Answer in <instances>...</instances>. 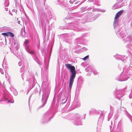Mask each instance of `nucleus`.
<instances>
[{"label":"nucleus","mask_w":132,"mask_h":132,"mask_svg":"<svg viewBox=\"0 0 132 132\" xmlns=\"http://www.w3.org/2000/svg\"><path fill=\"white\" fill-rule=\"evenodd\" d=\"M13 42L14 44V47H15V50H17L19 47L18 40L16 39H14L13 40Z\"/></svg>","instance_id":"nucleus-14"},{"label":"nucleus","mask_w":132,"mask_h":132,"mask_svg":"<svg viewBox=\"0 0 132 132\" xmlns=\"http://www.w3.org/2000/svg\"><path fill=\"white\" fill-rule=\"evenodd\" d=\"M21 34L23 37H24L25 35V31L24 29L22 28L21 29Z\"/></svg>","instance_id":"nucleus-20"},{"label":"nucleus","mask_w":132,"mask_h":132,"mask_svg":"<svg viewBox=\"0 0 132 132\" xmlns=\"http://www.w3.org/2000/svg\"><path fill=\"white\" fill-rule=\"evenodd\" d=\"M24 74L23 73H22L21 74V76L22 78V79H23V75Z\"/></svg>","instance_id":"nucleus-37"},{"label":"nucleus","mask_w":132,"mask_h":132,"mask_svg":"<svg viewBox=\"0 0 132 132\" xmlns=\"http://www.w3.org/2000/svg\"><path fill=\"white\" fill-rule=\"evenodd\" d=\"M30 78H29L28 77H27V78L28 79V81L29 82H30L31 80H32V84H35L36 82V81L35 80V79L34 78H33L32 76V74H31V75L30 76Z\"/></svg>","instance_id":"nucleus-17"},{"label":"nucleus","mask_w":132,"mask_h":132,"mask_svg":"<svg viewBox=\"0 0 132 132\" xmlns=\"http://www.w3.org/2000/svg\"><path fill=\"white\" fill-rule=\"evenodd\" d=\"M78 20H77L73 23H72L69 25L68 29H72L76 31H79L80 29L78 27V24L79 23Z\"/></svg>","instance_id":"nucleus-7"},{"label":"nucleus","mask_w":132,"mask_h":132,"mask_svg":"<svg viewBox=\"0 0 132 132\" xmlns=\"http://www.w3.org/2000/svg\"><path fill=\"white\" fill-rule=\"evenodd\" d=\"M126 114L130 119L132 122V116H131L128 112H126Z\"/></svg>","instance_id":"nucleus-23"},{"label":"nucleus","mask_w":132,"mask_h":132,"mask_svg":"<svg viewBox=\"0 0 132 132\" xmlns=\"http://www.w3.org/2000/svg\"><path fill=\"white\" fill-rule=\"evenodd\" d=\"M111 118V117H110V118H109H109H108V121H109V119H110Z\"/></svg>","instance_id":"nucleus-40"},{"label":"nucleus","mask_w":132,"mask_h":132,"mask_svg":"<svg viewBox=\"0 0 132 132\" xmlns=\"http://www.w3.org/2000/svg\"><path fill=\"white\" fill-rule=\"evenodd\" d=\"M129 97L130 98H132V90L131 91V93L130 94Z\"/></svg>","instance_id":"nucleus-31"},{"label":"nucleus","mask_w":132,"mask_h":132,"mask_svg":"<svg viewBox=\"0 0 132 132\" xmlns=\"http://www.w3.org/2000/svg\"><path fill=\"white\" fill-rule=\"evenodd\" d=\"M2 35L4 36L8 37L9 36L8 32H4L2 34Z\"/></svg>","instance_id":"nucleus-26"},{"label":"nucleus","mask_w":132,"mask_h":132,"mask_svg":"<svg viewBox=\"0 0 132 132\" xmlns=\"http://www.w3.org/2000/svg\"><path fill=\"white\" fill-rule=\"evenodd\" d=\"M118 116L117 115H115L114 117L113 121H111V125H112L113 122L114 123V124H115L117 122V119L118 118Z\"/></svg>","instance_id":"nucleus-19"},{"label":"nucleus","mask_w":132,"mask_h":132,"mask_svg":"<svg viewBox=\"0 0 132 132\" xmlns=\"http://www.w3.org/2000/svg\"><path fill=\"white\" fill-rule=\"evenodd\" d=\"M48 96L46 95V93L44 92L42 95V101L43 103V105L40 106V107L44 106L46 104L48 98Z\"/></svg>","instance_id":"nucleus-12"},{"label":"nucleus","mask_w":132,"mask_h":132,"mask_svg":"<svg viewBox=\"0 0 132 132\" xmlns=\"http://www.w3.org/2000/svg\"><path fill=\"white\" fill-rule=\"evenodd\" d=\"M29 42V40H25L24 42V45L25 49L28 53L31 55H35V53L33 51H31L29 47L28 44Z\"/></svg>","instance_id":"nucleus-10"},{"label":"nucleus","mask_w":132,"mask_h":132,"mask_svg":"<svg viewBox=\"0 0 132 132\" xmlns=\"http://www.w3.org/2000/svg\"><path fill=\"white\" fill-rule=\"evenodd\" d=\"M80 106V102L77 100H75L73 102L72 106L74 107V108H75L77 107H79Z\"/></svg>","instance_id":"nucleus-16"},{"label":"nucleus","mask_w":132,"mask_h":132,"mask_svg":"<svg viewBox=\"0 0 132 132\" xmlns=\"http://www.w3.org/2000/svg\"><path fill=\"white\" fill-rule=\"evenodd\" d=\"M123 0H117V2L112 7L113 9H116L120 8L122 6L121 2Z\"/></svg>","instance_id":"nucleus-13"},{"label":"nucleus","mask_w":132,"mask_h":132,"mask_svg":"<svg viewBox=\"0 0 132 132\" xmlns=\"http://www.w3.org/2000/svg\"><path fill=\"white\" fill-rule=\"evenodd\" d=\"M102 113L101 114V116L99 118L98 122V126L97 127V130H99L101 129L102 122L103 120V117L102 116Z\"/></svg>","instance_id":"nucleus-11"},{"label":"nucleus","mask_w":132,"mask_h":132,"mask_svg":"<svg viewBox=\"0 0 132 132\" xmlns=\"http://www.w3.org/2000/svg\"><path fill=\"white\" fill-rule=\"evenodd\" d=\"M124 89H123L120 90H116L113 92L116 98L119 99V98L123 96L124 95Z\"/></svg>","instance_id":"nucleus-8"},{"label":"nucleus","mask_w":132,"mask_h":132,"mask_svg":"<svg viewBox=\"0 0 132 132\" xmlns=\"http://www.w3.org/2000/svg\"><path fill=\"white\" fill-rule=\"evenodd\" d=\"M111 106H110V110H111Z\"/></svg>","instance_id":"nucleus-43"},{"label":"nucleus","mask_w":132,"mask_h":132,"mask_svg":"<svg viewBox=\"0 0 132 132\" xmlns=\"http://www.w3.org/2000/svg\"><path fill=\"white\" fill-rule=\"evenodd\" d=\"M84 118H83L84 119H85V115L84 116Z\"/></svg>","instance_id":"nucleus-42"},{"label":"nucleus","mask_w":132,"mask_h":132,"mask_svg":"<svg viewBox=\"0 0 132 132\" xmlns=\"http://www.w3.org/2000/svg\"><path fill=\"white\" fill-rule=\"evenodd\" d=\"M9 36H10L11 37H13L14 36V34L11 32H8Z\"/></svg>","instance_id":"nucleus-27"},{"label":"nucleus","mask_w":132,"mask_h":132,"mask_svg":"<svg viewBox=\"0 0 132 132\" xmlns=\"http://www.w3.org/2000/svg\"><path fill=\"white\" fill-rule=\"evenodd\" d=\"M44 17H45L47 20H48V19H50L52 18V15L50 13H49L46 14H45Z\"/></svg>","instance_id":"nucleus-18"},{"label":"nucleus","mask_w":132,"mask_h":132,"mask_svg":"<svg viewBox=\"0 0 132 132\" xmlns=\"http://www.w3.org/2000/svg\"><path fill=\"white\" fill-rule=\"evenodd\" d=\"M115 57L117 59H120L122 62H125L126 61V59L128 58V57H125L126 59H125L124 58L125 56H122L120 55H116L115 56Z\"/></svg>","instance_id":"nucleus-15"},{"label":"nucleus","mask_w":132,"mask_h":132,"mask_svg":"<svg viewBox=\"0 0 132 132\" xmlns=\"http://www.w3.org/2000/svg\"><path fill=\"white\" fill-rule=\"evenodd\" d=\"M20 21H18V23L19 24H20Z\"/></svg>","instance_id":"nucleus-41"},{"label":"nucleus","mask_w":132,"mask_h":132,"mask_svg":"<svg viewBox=\"0 0 132 132\" xmlns=\"http://www.w3.org/2000/svg\"><path fill=\"white\" fill-rule=\"evenodd\" d=\"M0 72L2 74H4V72L3 71V69H1V68L0 69Z\"/></svg>","instance_id":"nucleus-32"},{"label":"nucleus","mask_w":132,"mask_h":132,"mask_svg":"<svg viewBox=\"0 0 132 132\" xmlns=\"http://www.w3.org/2000/svg\"><path fill=\"white\" fill-rule=\"evenodd\" d=\"M23 69V68H21V70H22Z\"/></svg>","instance_id":"nucleus-44"},{"label":"nucleus","mask_w":132,"mask_h":132,"mask_svg":"<svg viewBox=\"0 0 132 132\" xmlns=\"http://www.w3.org/2000/svg\"><path fill=\"white\" fill-rule=\"evenodd\" d=\"M2 100L1 101H2L3 100L4 101H7L8 103H14V100L13 99H10L9 98V95L6 92H4L3 93L2 96H0Z\"/></svg>","instance_id":"nucleus-5"},{"label":"nucleus","mask_w":132,"mask_h":132,"mask_svg":"<svg viewBox=\"0 0 132 132\" xmlns=\"http://www.w3.org/2000/svg\"><path fill=\"white\" fill-rule=\"evenodd\" d=\"M110 130L111 132H120V130L119 128H118L117 129H116L114 132V129L113 131L111 130V129L112 128V127L111 126H110Z\"/></svg>","instance_id":"nucleus-21"},{"label":"nucleus","mask_w":132,"mask_h":132,"mask_svg":"<svg viewBox=\"0 0 132 132\" xmlns=\"http://www.w3.org/2000/svg\"><path fill=\"white\" fill-rule=\"evenodd\" d=\"M7 28V27H5L3 28L4 29H6Z\"/></svg>","instance_id":"nucleus-39"},{"label":"nucleus","mask_w":132,"mask_h":132,"mask_svg":"<svg viewBox=\"0 0 132 132\" xmlns=\"http://www.w3.org/2000/svg\"><path fill=\"white\" fill-rule=\"evenodd\" d=\"M88 57H89V55H87V56H86L83 59V60L84 61H85L88 58Z\"/></svg>","instance_id":"nucleus-30"},{"label":"nucleus","mask_w":132,"mask_h":132,"mask_svg":"<svg viewBox=\"0 0 132 132\" xmlns=\"http://www.w3.org/2000/svg\"><path fill=\"white\" fill-rule=\"evenodd\" d=\"M119 28H117L116 30V34L118 37L123 39V40L124 43H127L126 47L130 53L132 52V35L128 36L127 35H125L124 36L122 34H121Z\"/></svg>","instance_id":"nucleus-1"},{"label":"nucleus","mask_w":132,"mask_h":132,"mask_svg":"<svg viewBox=\"0 0 132 132\" xmlns=\"http://www.w3.org/2000/svg\"><path fill=\"white\" fill-rule=\"evenodd\" d=\"M18 65L19 66H21L22 65V63L21 62H19L18 63Z\"/></svg>","instance_id":"nucleus-33"},{"label":"nucleus","mask_w":132,"mask_h":132,"mask_svg":"<svg viewBox=\"0 0 132 132\" xmlns=\"http://www.w3.org/2000/svg\"><path fill=\"white\" fill-rule=\"evenodd\" d=\"M66 65L68 68L70 69L71 73V75L70 77L69 83V88L70 89L72 87L74 79L76 77V72L75 67L74 66L71 65L70 64H66Z\"/></svg>","instance_id":"nucleus-2"},{"label":"nucleus","mask_w":132,"mask_h":132,"mask_svg":"<svg viewBox=\"0 0 132 132\" xmlns=\"http://www.w3.org/2000/svg\"><path fill=\"white\" fill-rule=\"evenodd\" d=\"M5 9L6 11H7L8 10V8L7 7H6L5 8Z\"/></svg>","instance_id":"nucleus-36"},{"label":"nucleus","mask_w":132,"mask_h":132,"mask_svg":"<svg viewBox=\"0 0 132 132\" xmlns=\"http://www.w3.org/2000/svg\"><path fill=\"white\" fill-rule=\"evenodd\" d=\"M82 118L81 116L78 113L75 114L73 118V122L74 124L76 125H82Z\"/></svg>","instance_id":"nucleus-4"},{"label":"nucleus","mask_w":132,"mask_h":132,"mask_svg":"<svg viewBox=\"0 0 132 132\" xmlns=\"http://www.w3.org/2000/svg\"><path fill=\"white\" fill-rule=\"evenodd\" d=\"M127 72L125 71V74H123V72H122L120 76H119L116 78V79L120 81H123L127 80L129 78V77H127L129 75H132V68L131 67L128 68L127 70Z\"/></svg>","instance_id":"nucleus-3"},{"label":"nucleus","mask_w":132,"mask_h":132,"mask_svg":"<svg viewBox=\"0 0 132 132\" xmlns=\"http://www.w3.org/2000/svg\"><path fill=\"white\" fill-rule=\"evenodd\" d=\"M10 13V15H13L12 14V13H10H10Z\"/></svg>","instance_id":"nucleus-38"},{"label":"nucleus","mask_w":132,"mask_h":132,"mask_svg":"<svg viewBox=\"0 0 132 132\" xmlns=\"http://www.w3.org/2000/svg\"><path fill=\"white\" fill-rule=\"evenodd\" d=\"M11 90L13 92L14 95H18V92L15 89L11 88Z\"/></svg>","instance_id":"nucleus-22"},{"label":"nucleus","mask_w":132,"mask_h":132,"mask_svg":"<svg viewBox=\"0 0 132 132\" xmlns=\"http://www.w3.org/2000/svg\"><path fill=\"white\" fill-rule=\"evenodd\" d=\"M22 72V71L21 70H20V72Z\"/></svg>","instance_id":"nucleus-45"},{"label":"nucleus","mask_w":132,"mask_h":132,"mask_svg":"<svg viewBox=\"0 0 132 132\" xmlns=\"http://www.w3.org/2000/svg\"><path fill=\"white\" fill-rule=\"evenodd\" d=\"M39 46H38V48H39Z\"/></svg>","instance_id":"nucleus-46"},{"label":"nucleus","mask_w":132,"mask_h":132,"mask_svg":"<svg viewBox=\"0 0 132 132\" xmlns=\"http://www.w3.org/2000/svg\"><path fill=\"white\" fill-rule=\"evenodd\" d=\"M94 0H89L88 1L90 2H91L93 1Z\"/></svg>","instance_id":"nucleus-34"},{"label":"nucleus","mask_w":132,"mask_h":132,"mask_svg":"<svg viewBox=\"0 0 132 132\" xmlns=\"http://www.w3.org/2000/svg\"><path fill=\"white\" fill-rule=\"evenodd\" d=\"M94 0H89L88 1L90 2H91L93 1Z\"/></svg>","instance_id":"nucleus-35"},{"label":"nucleus","mask_w":132,"mask_h":132,"mask_svg":"<svg viewBox=\"0 0 132 132\" xmlns=\"http://www.w3.org/2000/svg\"><path fill=\"white\" fill-rule=\"evenodd\" d=\"M9 0H5L4 4L5 7L8 6L9 5Z\"/></svg>","instance_id":"nucleus-24"},{"label":"nucleus","mask_w":132,"mask_h":132,"mask_svg":"<svg viewBox=\"0 0 132 132\" xmlns=\"http://www.w3.org/2000/svg\"><path fill=\"white\" fill-rule=\"evenodd\" d=\"M52 110H48L44 115L43 116V119L46 120V122H47L50 120L53 116L50 117V116L52 113Z\"/></svg>","instance_id":"nucleus-9"},{"label":"nucleus","mask_w":132,"mask_h":132,"mask_svg":"<svg viewBox=\"0 0 132 132\" xmlns=\"http://www.w3.org/2000/svg\"><path fill=\"white\" fill-rule=\"evenodd\" d=\"M82 84V83L81 82H79L77 84V87H78V90L79 89L80 90V89L81 88V85Z\"/></svg>","instance_id":"nucleus-25"},{"label":"nucleus","mask_w":132,"mask_h":132,"mask_svg":"<svg viewBox=\"0 0 132 132\" xmlns=\"http://www.w3.org/2000/svg\"><path fill=\"white\" fill-rule=\"evenodd\" d=\"M92 72L94 75H96L98 74V72L95 69L93 70Z\"/></svg>","instance_id":"nucleus-28"},{"label":"nucleus","mask_w":132,"mask_h":132,"mask_svg":"<svg viewBox=\"0 0 132 132\" xmlns=\"http://www.w3.org/2000/svg\"><path fill=\"white\" fill-rule=\"evenodd\" d=\"M58 0H57V1H58Z\"/></svg>","instance_id":"nucleus-48"},{"label":"nucleus","mask_w":132,"mask_h":132,"mask_svg":"<svg viewBox=\"0 0 132 132\" xmlns=\"http://www.w3.org/2000/svg\"><path fill=\"white\" fill-rule=\"evenodd\" d=\"M78 39H77V40H78Z\"/></svg>","instance_id":"nucleus-47"},{"label":"nucleus","mask_w":132,"mask_h":132,"mask_svg":"<svg viewBox=\"0 0 132 132\" xmlns=\"http://www.w3.org/2000/svg\"><path fill=\"white\" fill-rule=\"evenodd\" d=\"M123 12V10H121L118 12L116 14L114 19L113 22L114 26V28H116L118 25V22L119 20L118 19L122 15Z\"/></svg>","instance_id":"nucleus-6"},{"label":"nucleus","mask_w":132,"mask_h":132,"mask_svg":"<svg viewBox=\"0 0 132 132\" xmlns=\"http://www.w3.org/2000/svg\"><path fill=\"white\" fill-rule=\"evenodd\" d=\"M129 57L130 58V63L131 64L132 63V55L130 54L129 55Z\"/></svg>","instance_id":"nucleus-29"}]
</instances>
